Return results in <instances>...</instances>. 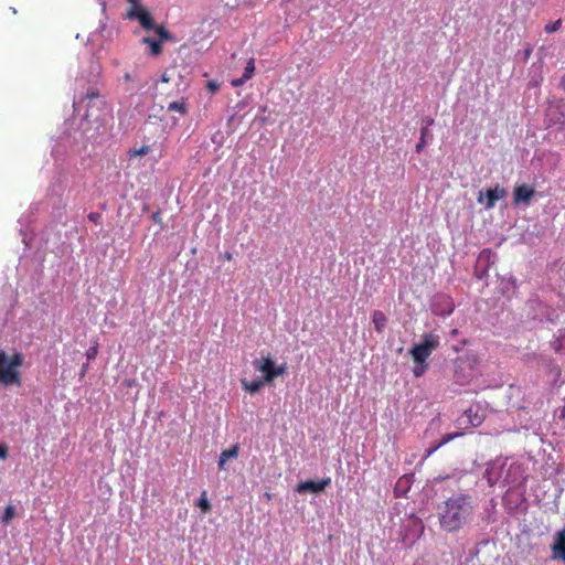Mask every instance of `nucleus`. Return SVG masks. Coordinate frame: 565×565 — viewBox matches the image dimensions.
I'll use <instances>...</instances> for the list:
<instances>
[{"label":"nucleus","instance_id":"nucleus-1","mask_svg":"<svg viewBox=\"0 0 565 565\" xmlns=\"http://www.w3.org/2000/svg\"><path fill=\"white\" fill-rule=\"evenodd\" d=\"M477 508L478 500L469 492L452 493L437 507L440 529L447 533L459 532L472 522Z\"/></svg>","mask_w":565,"mask_h":565},{"label":"nucleus","instance_id":"nucleus-2","mask_svg":"<svg viewBox=\"0 0 565 565\" xmlns=\"http://www.w3.org/2000/svg\"><path fill=\"white\" fill-rule=\"evenodd\" d=\"M84 102L86 113L79 125L82 136L86 139H97L107 131L113 119L111 111L97 89H89L78 103L74 102V109L76 110L77 105Z\"/></svg>","mask_w":565,"mask_h":565},{"label":"nucleus","instance_id":"nucleus-3","mask_svg":"<svg viewBox=\"0 0 565 565\" xmlns=\"http://www.w3.org/2000/svg\"><path fill=\"white\" fill-rule=\"evenodd\" d=\"M484 478L490 487H516L525 479L522 465L508 458H495L487 465Z\"/></svg>","mask_w":565,"mask_h":565},{"label":"nucleus","instance_id":"nucleus-4","mask_svg":"<svg viewBox=\"0 0 565 565\" xmlns=\"http://www.w3.org/2000/svg\"><path fill=\"white\" fill-rule=\"evenodd\" d=\"M24 362V355L21 352H14L9 355L6 351L0 350V385L4 387L18 386L22 384L19 367Z\"/></svg>","mask_w":565,"mask_h":565},{"label":"nucleus","instance_id":"nucleus-5","mask_svg":"<svg viewBox=\"0 0 565 565\" xmlns=\"http://www.w3.org/2000/svg\"><path fill=\"white\" fill-rule=\"evenodd\" d=\"M255 370L264 375V381L270 384L276 377L286 373L287 365H276L270 356L256 359L253 361Z\"/></svg>","mask_w":565,"mask_h":565},{"label":"nucleus","instance_id":"nucleus-6","mask_svg":"<svg viewBox=\"0 0 565 565\" xmlns=\"http://www.w3.org/2000/svg\"><path fill=\"white\" fill-rule=\"evenodd\" d=\"M497 262V255L490 249H483L476 262L475 277L478 280H487L488 273L492 265Z\"/></svg>","mask_w":565,"mask_h":565},{"label":"nucleus","instance_id":"nucleus-7","mask_svg":"<svg viewBox=\"0 0 565 565\" xmlns=\"http://www.w3.org/2000/svg\"><path fill=\"white\" fill-rule=\"evenodd\" d=\"M430 310L435 316L448 317L455 310L452 298L446 294H436L430 300Z\"/></svg>","mask_w":565,"mask_h":565},{"label":"nucleus","instance_id":"nucleus-8","mask_svg":"<svg viewBox=\"0 0 565 565\" xmlns=\"http://www.w3.org/2000/svg\"><path fill=\"white\" fill-rule=\"evenodd\" d=\"M550 125H565V98L553 100L548 104L545 113Z\"/></svg>","mask_w":565,"mask_h":565},{"label":"nucleus","instance_id":"nucleus-9","mask_svg":"<svg viewBox=\"0 0 565 565\" xmlns=\"http://www.w3.org/2000/svg\"><path fill=\"white\" fill-rule=\"evenodd\" d=\"M507 195V190L500 185L488 188L486 191H480L478 202L484 204V207L490 210L494 207L495 203Z\"/></svg>","mask_w":565,"mask_h":565},{"label":"nucleus","instance_id":"nucleus-10","mask_svg":"<svg viewBox=\"0 0 565 565\" xmlns=\"http://www.w3.org/2000/svg\"><path fill=\"white\" fill-rule=\"evenodd\" d=\"M331 483V478L330 477H327V478H323L319 481H313V480H306L303 482H300L297 484L296 487V491L298 493H306V492H310V493H320L322 491H324V489Z\"/></svg>","mask_w":565,"mask_h":565},{"label":"nucleus","instance_id":"nucleus-11","mask_svg":"<svg viewBox=\"0 0 565 565\" xmlns=\"http://www.w3.org/2000/svg\"><path fill=\"white\" fill-rule=\"evenodd\" d=\"M534 195H535L534 188H532L525 183L519 184L514 188L513 202L518 205L519 204L529 205Z\"/></svg>","mask_w":565,"mask_h":565},{"label":"nucleus","instance_id":"nucleus-12","mask_svg":"<svg viewBox=\"0 0 565 565\" xmlns=\"http://www.w3.org/2000/svg\"><path fill=\"white\" fill-rule=\"evenodd\" d=\"M551 548L552 557L565 563V526L555 533Z\"/></svg>","mask_w":565,"mask_h":565},{"label":"nucleus","instance_id":"nucleus-13","mask_svg":"<svg viewBox=\"0 0 565 565\" xmlns=\"http://www.w3.org/2000/svg\"><path fill=\"white\" fill-rule=\"evenodd\" d=\"M127 18L130 20H137L146 30H152L154 28V21L151 14L146 10L142 12L127 11Z\"/></svg>","mask_w":565,"mask_h":565},{"label":"nucleus","instance_id":"nucleus-14","mask_svg":"<svg viewBox=\"0 0 565 565\" xmlns=\"http://www.w3.org/2000/svg\"><path fill=\"white\" fill-rule=\"evenodd\" d=\"M413 478H414L413 475H404L397 480V482L394 487V494L396 498L406 495V493L411 489Z\"/></svg>","mask_w":565,"mask_h":565},{"label":"nucleus","instance_id":"nucleus-15","mask_svg":"<svg viewBox=\"0 0 565 565\" xmlns=\"http://www.w3.org/2000/svg\"><path fill=\"white\" fill-rule=\"evenodd\" d=\"M497 502L494 499H490L483 507L482 522L488 525L497 521L495 516Z\"/></svg>","mask_w":565,"mask_h":565},{"label":"nucleus","instance_id":"nucleus-16","mask_svg":"<svg viewBox=\"0 0 565 565\" xmlns=\"http://www.w3.org/2000/svg\"><path fill=\"white\" fill-rule=\"evenodd\" d=\"M460 419L462 423H468L472 427H478L482 424L484 417L483 415H479L477 412H473L472 407H470L465 411Z\"/></svg>","mask_w":565,"mask_h":565},{"label":"nucleus","instance_id":"nucleus-17","mask_svg":"<svg viewBox=\"0 0 565 565\" xmlns=\"http://www.w3.org/2000/svg\"><path fill=\"white\" fill-rule=\"evenodd\" d=\"M409 353L415 363H424L431 354L426 348H424L419 343L414 344Z\"/></svg>","mask_w":565,"mask_h":565},{"label":"nucleus","instance_id":"nucleus-18","mask_svg":"<svg viewBox=\"0 0 565 565\" xmlns=\"http://www.w3.org/2000/svg\"><path fill=\"white\" fill-rule=\"evenodd\" d=\"M550 345L556 353L565 351V329H559L557 333L554 334Z\"/></svg>","mask_w":565,"mask_h":565},{"label":"nucleus","instance_id":"nucleus-19","mask_svg":"<svg viewBox=\"0 0 565 565\" xmlns=\"http://www.w3.org/2000/svg\"><path fill=\"white\" fill-rule=\"evenodd\" d=\"M439 335L434 333H427L423 335L422 341L419 344H422L424 348H426L430 353H433L434 350H436L439 345Z\"/></svg>","mask_w":565,"mask_h":565},{"label":"nucleus","instance_id":"nucleus-20","mask_svg":"<svg viewBox=\"0 0 565 565\" xmlns=\"http://www.w3.org/2000/svg\"><path fill=\"white\" fill-rule=\"evenodd\" d=\"M265 383L266 382L260 379L254 380L252 382L247 381L246 379L241 380L242 387L250 394L259 392V390L264 386Z\"/></svg>","mask_w":565,"mask_h":565},{"label":"nucleus","instance_id":"nucleus-21","mask_svg":"<svg viewBox=\"0 0 565 565\" xmlns=\"http://www.w3.org/2000/svg\"><path fill=\"white\" fill-rule=\"evenodd\" d=\"M141 42L143 44L149 45V49H150L149 53L152 56H158L161 54V52H162V45H161L162 42L161 41H157L149 36H145V38H142Z\"/></svg>","mask_w":565,"mask_h":565},{"label":"nucleus","instance_id":"nucleus-22","mask_svg":"<svg viewBox=\"0 0 565 565\" xmlns=\"http://www.w3.org/2000/svg\"><path fill=\"white\" fill-rule=\"evenodd\" d=\"M372 321L374 323L375 330L377 332H382L386 327L387 318L382 311L375 310L372 315Z\"/></svg>","mask_w":565,"mask_h":565},{"label":"nucleus","instance_id":"nucleus-23","mask_svg":"<svg viewBox=\"0 0 565 565\" xmlns=\"http://www.w3.org/2000/svg\"><path fill=\"white\" fill-rule=\"evenodd\" d=\"M168 110L177 111L180 115L184 116L188 113V104L184 98H181L180 100L171 102L168 105Z\"/></svg>","mask_w":565,"mask_h":565},{"label":"nucleus","instance_id":"nucleus-24","mask_svg":"<svg viewBox=\"0 0 565 565\" xmlns=\"http://www.w3.org/2000/svg\"><path fill=\"white\" fill-rule=\"evenodd\" d=\"M196 505L201 509L203 513H207L211 511V503L207 499V493L205 490L201 492V495L196 502Z\"/></svg>","mask_w":565,"mask_h":565},{"label":"nucleus","instance_id":"nucleus-25","mask_svg":"<svg viewBox=\"0 0 565 565\" xmlns=\"http://www.w3.org/2000/svg\"><path fill=\"white\" fill-rule=\"evenodd\" d=\"M463 434L460 433V431H455V433H449V434H445L441 436L438 445L433 449V450H436L437 448L448 444L449 441L454 440L455 438L457 437H460L462 436Z\"/></svg>","mask_w":565,"mask_h":565},{"label":"nucleus","instance_id":"nucleus-26","mask_svg":"<svg viewBox=\"0 0 565 565\" xmlns=\"http://www.w3.org/2000/svg\"><path fill=\"white\" fill-rule=\"evenodd\" d=\"M152 30H154L156 34L159 36L158 41L164 42L172 38L171 33L163 25L154 24V28Z\"/></svg>","mask_w":565,"mask_h":565},{"label":"nucleus","instance_id":"nucleus-27","mask_svg":"<svg viewBox=\"0 0 565 565\" xmlns=\"http://www.w3.org/2000/svg\"><path fill=\"white\" fill-rule=\"evenodd\" d=\"M220 456L223 457L226 461L230 460V459L237 458V456H238V445L235 444L231 448L223 450Z\"/></svg>","mask_w":565,"mask_h":565},{"label":"nucleus","instance_id":"nucleus-28","mask_svg":"<svg viewBox=\"0 0 565 565\" xmlns=\"http://www.w3.org/2000/svg\"><path fill=\"white\" fill-rule=\"evenodd\" d=\"M15 513V509L13 505H8L3 512V515L1 518L2 523L9 524L10 521L13 519Z\"/></svg>","mask_w":565,"mask_h":565},{"label":"nucleus","instance_id":"nucleus-29","mask_svg":"<svg viewBox=\"0 0 565 565\" xmlns=\"http://www.w3.org/2000/svg\"><path fill=\"white\" fill-rule=\"evenodd\" d=\"M255 73V61L254 58H250L248 62H247V65L245 67V71H244V74H243V77L248 81L253 77Z\"/></svg>","mask_w":565,"mask_h":565},{"label":"nucleus","instance_id":"nucleus-30","mask_svg":"<svg viewBox=\"0 0 565 565\" xmlns=\"http://www.w3.org/2000/svg\"><path fill=\"white\" fill-rule=\"evenodd\" d=\"M562 19H557L555 22L553 23H547L545 26H544V30L546 31V33H554L556 31H558L562 26Z\"/></svg>","mask_w":565,"mask_h":565},{"label":"nucleus","instance_id":"nucleus-31","mask_svg":"<svg viewBox=\"0 0 565 565\" xmlns=\"http://www.w3.org/2000/svg\"><path fill=\"white\" fill-rule=\"evenodd\" d=\"M427 367H428V364L426 363V361L424 363H415L413 373L416 377H420L425 373Z\"/></svg>","mask_w":565,"mask_h":565},{"label":"nucleus","instance_id":"nucleus-32","mask_svg":"<svg viewBox=\"0 0 565 565\" xmlns=\"http://www.w3.org/2000/svg\"><path fill=\"white\" fill-rule=\"evenodd\" d=\"M149 151H150V147L147 145H143L139 149H130L129 154H130V157H138V156H142V154H147Z\"/></svg>","mask_w":565,"mask_h":565},{"label":"nucleus","instance_id":"nucleus-33","mask_svg":"<svg viewBox=\"0 0 565 565\" xmlns=\"http://www.w3.org/2000/svg\"><path fill=\"white\" fill-rule=\"evenodd\" d=\"M29 222H30L29 216H21V217L19 218V224L21 225V228H20L19 231H20V234L22 235V242H23V243H25V244H28V243H26V233H25V231H24L23 226H24L26 223H29Z\"/></svg>","mask_w":565,"mask_h":565},{"label":"nucleus","instance_id":"nucleus-34","mask_svg":"<svg viewBox=\"0 0 565 565\" xmlns=\"http://www.w3.org/2000/svg\"><path fill=\"white\" fill-rule=\"evenodd\" d=\"M130 3V8L128 11L142 12L145 9L142 8L140 0H127Z\"/></svg>","mask_w":565,"mask_h":565},{"label":"nucleus","instance_id":"nucleus-35","mask_svg":"<svg viewBox=\"0 0 565 565\" xmlns=\"http://www.w3.org/2000/svg\"><path fill=\"white\" fill-rule=\"evenodd\" d=\"M97 356V347H90L87 351H86V358L88 361H92V360H95Z\"/></svg>","mask_w":565,"mask_h":565},{"label":"nucleus","instance_id":"nucleus-36","mask_svg":"<svg viewBox=\"0 0 565 565\" xmlns=\"http://www.w3.org/2000/svg\"><path fill=\"white\" fill-rule=\"evenodd\" d=\"M247 81L242 76V77H238V78H233L232 82H231V85L233 87H239L242 86L243 84H245Z\"/></svg>","mask_w":565,"mask_h":565},{"label":"nucleus","instance_id":"nucleus-37","mask_svg":"<svg viewBox=\"0 0 565 565\" xmlns=\"http://www.w3.org/2000/svg\"><path fill=\"white\" fill-rule=\"evenodd\" d=\"M8 457V446L0 444V459L4 460Z\"/></svg>","mask_w":565,"mask_h":565},{"label":"nucleus","instance_id":"nucleus-38","mask_svg":"<svg viewBox=\"0 0 565 565\" xmlns=\"http://www.w3.org/2000/svg\"><path fill=\"white\" fill-rule=\"evenodd\" d=\"M100 217H102V215L97 212H92L88 214V220L93 223H98Z\"/></svg>","mask_w":565,"mask_h":565},{"label":"nucleus","instance_id":"nucleus-39","mask_svg":"<svg viewBox=\"0 0 565 565\" xmlns=\"http://www.w3.org/2000/svg\"><path fill=\"white\" fill-rule=\"evenodd\" d=\"M207 88L210 89V92L215 93L218 90L220 85L216 82L210 81L207 83Z\"/></svg>","mask_w":565,"mask_h":565},{"label":"nucleus","instance_id":"nucleus-40","mask_svg":"<svg viewBox=\"0 0 565 565\" xmlns=\"http://www.w3.org/2000/svg\"><path fill=\"white\" fill-rule=\"evenodd\" d=\"M151 220L156 223H159L161 224L162 223V218H161V213L160 211H156L151 214Z\"/></svg>","mask_w":565,"mask_h":565},{"label":"nucleus","instance_id":"nucleus-41","mask_svg":"<svg viewBox=\"0 0 565 565\" xmlns=\"http://www.w3.org/2000/svg\"><path fill=\"white\" fill-rule=\"evenodd\" d=\"M225 463H226V460L220 456L218 462H217L218 469L225 470Z\"/></svg>","mask_w":565,"mask_h":565},{"label":"nucleus","instance_id":"nucleus-42","mask_svg":"<svg viewBox=\"0 0 565 565\" xmlns=\"http://www.w3.org/2000/svg\"><path fill=\"white\" fill-rule=\"evenodd\" d=\"M426 145L427 143H416V152H422Z\"/></svg>","mask_w":565,"mask_h":565},{"label":"nucleus","instance_id":"nucleus-43","mask_svg":"<svg viewBox=\"0 0 565 565\" xmlns=\"http://www.w3.org/2000/svg\"><path fill=\"white\" fill-rule=\"evenodd\" d=\"M87 369H88V364L87 363L82 366V369H81V375L82 376L85 375V373L87 372Z\"/></svg>","mask_w":565,"mask_h":565},{"label":"nucleus","instance_id":"nucleus-44","mask_svg":"<svg viewBox=\"0 0 565 565\" xmlns=\"http://www.w3.org/2000/svg\"><path fill=\"white\" fill-rule=\"evenodd\" d=\"M561 87L563 88V90L565 92V74L563 75L562 79H561Z\"/></svg>","mask_w":565,"mask_h":565},{"label":"nucleus","instance_id":"nucleus-45","mask_svg":"<svg viewBox=\"0 0 565 565\" xmlns=\"http://www.w3.org/2000/svg\"><path fill=\"white\" fill-rule=\"evenodd\" d=\"M124 78H125V81H127V82L131 81V75H130V73H125Z\"/></svg>","mask_w":565,"mask_h":565},{"label":"nucleus","instance_id":"nucleus-46","mask_svg":"<svg viewBox=\"0 0 565 565\" xmlns=\"http://www.w3.org/2000/svg\"><path fill=\"white\" fill-rule=\"evenodd\" d=\"M414 524L418 527V530L423 529L422 523L419 521L415 520Z\"/></svg>","mask_w":565,"mask_h":565},{"label":"nucleus","instance_id":"nucleus-47","mask_svg":"<svg viewBox=\"0 0 565 565\" xmlns=\"http://www.w3.org/2000/svg\"><path fill=\"white\" fill-rule=\"evenodd\" d=\"M224 257H225L227 260H230V259L232 258V255H231V253L226 252V253L224 254Z\"/></svg>","mask_w":565,"mask_h":565}]
</instances>
